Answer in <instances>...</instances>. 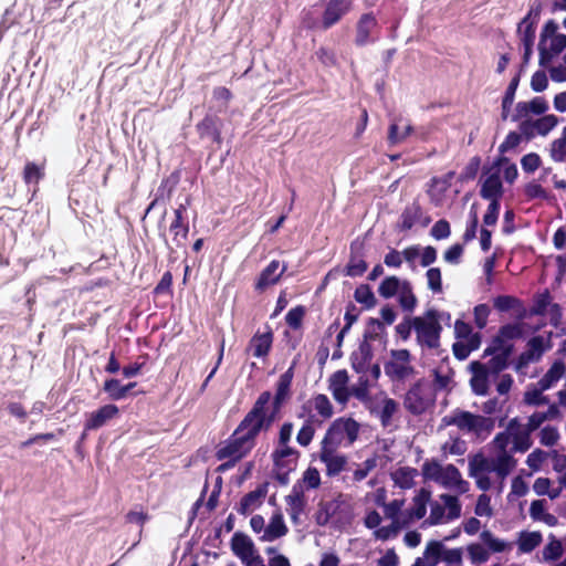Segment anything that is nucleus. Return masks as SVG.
<instances>
[{
	"instance_id": "f257e3e1",
	"label": "nucleus",
	"mask_w": 566,
	"mask_h": 566,
	"mask_svg": "<svg viewBox=\"0 0 566 566\" xmlns=\"http://www.w3.org/2000/svg\"><path fill=\"white\" fill-rule=\"evenodd\" d=\"M271 398L272 394L270 391L261 392L252 408L235 428L237 432H241V434L256 443L258 436L262 431H268L275 420L274 412H268V405Z\"/></svg>"
},
{
	"instance_id": "f03ea898",
	"label": "nucleus",
	"mask_w": 566,
	"mask_h": 566,
	"mask_svg": "<svg viewBox=\"0 0 566 566\" xmlns=\"http://www.w3.org/2000/svg\"><path fill=\"white\" fill-rule=\"evenodd\" d=\"M321 485V475L316 468H307L301 480H297L293 485L291 493L285 496L287 505V512L293 524L300 523V515L304 513L306 507V497L304 494V488L317 489Z\"/></svg>"
},
{
	"instance_id": "7ed1b4c3",
	"label": "nucleus",
	"mask_w": 566,
	"mask_h": 566,
	"mask_svg": "<svg viewBox=\"0 0 566 566\" xmlns=\"http://www.w3.org/2000/svg\"><path fill=\"white\" fill-rule=\"evenodd\" d=\"M359 434V423L353 418L335 419L321 441L322 448L338 449L340 446L350 447Z\"/></svg>"
},
{
	"instance_id": "20e7f679",
	"label": "nucleus",
	"mask_w": 566,
	"mask_h": 566,
	"mask_svg": "<svg viewBox=\"0 0 566 566\" xmlns=\"http://www.w3.org/2000/svg\"><path fill=\"white\" fill-rule=\"evenodd\" d=\"M442 325L437 310H428L423 316H415V333L421 347L436 349L440 346Z\"/></svg>"
},
{
	"instance_id": "39448f33",
	"label": "nucleus",
	"mask_w": 566,
	"mask_h": 566,
	"mask_svg": "<svg viewBox=\"0 0 566 566\" xmlns=\"http://www.w3.org/2000/svg\"><path fill=\"white\" fill-rule=\"evenodd\" d=\"M433 395L430 384L420 378L406 391L403 408L412 416L423 415L433 405Z\"/></svg>"
},
{
	"instance_id": "423d86ee",
	"label": "nucleus",
	"mask_w": 566,
	"mask_h": 566,
	"mask_svg": "<svg viewBox=\"0 0 566 566\" xmlns=\"http://www.w3.org/2000/svg\"><path fill=\"white\" fill-rule=\"evenodd\" d=\"M442 422L446 426H455L462 431L474 432L481 434L490 433L494 427L493 420L470 411L455 409L451 415L444 416Z\"/></svg>"
},
{
	"instance_id": "0eeeda50",
	"label": "nucleus",
	"mask_w": 566,
	"mask_h": 566,
	"mask_svg": "<svg viewBox=\"0 0 566 566\" xmlns=\"http://www.w3.org/2000/svg\"><path fill=\"white\" fill-rule=\"evenodd\" d=\"M384 370L391 381H403L413 376L416 370L411 365L410 352L408 349H391Z\"/></svg>"
},
{
	"instance_id": "6e6552de",
	"label": "nucleus",
	"mask_w": 566,
	"mask_h": 566,
	"mask_svg": "<svg viewBox=\"0 0 566 566\" xmlns=\"http://www.w3.org/2000/svg\"><path fill=\"white\" fill-rule=\"evenodd\" d=\"M254 447L255 442H252L249 438L241 434V432H237L234 429L232 434L217 448L216 458L219 461H223L226 458H234L241 461Z\"/></svg>"
},
{
	"instance_id": "1a4fd4ad",
	"label": "nucleus",
	"mask_w": 566,
	"mask_h": 566,
	"mask_svg": "<svg viewBox=\"0 0 566 566\" xmlns=\"http://www.w3.org/2000/svg\"><path fill=\"white\" fill-rule=\"evenodd\" d=\"M300 457L301 452L295 448L275 449L272 452L275 480L281 485H286L289 483V475L296 469Z\"/></svg>"
},
{
	"instance_id": "9d476101",
	"label": "nucleus",
	"mask_w": 566,
	"mask_h": 566,
	"mask_svg": "<svg viewBox=\"0 0 566 566\" xmlns=\"http://www.w3.org/2000/svg\"><path fill=\"white\" fill-rule=\"evenodd\" d=\"M431 217L424 214L423 209L418 200L412 201L410 205L406 206L402 210L398 228L401 231H408L412 229V227L419 223L422 228H426L430 224Z\"/></svg>"
},
{
	"instance_id": "9b49d317",
	"label": "nucleus",
	"mask_w": 566,
	"mask_h": 566,
	"mask_svg": "<svg viewBox=\"0 0 566 566\" xmlns=\"http://www.w3.org/2000/svg\"><path fill=\"white\" fill-rule=\"evenodd\" d=\"M352 0H329L322 17L323 29L327 30L339 22L352 10Z\"/></svg>"
},
{
	"instance_id": "f8f14e48",
	"label": "nucleus",
	"mask_w": 566,
	"mask_h": 566,
	"mask_svg": "<svg viewBox=\"0 0 566 566\" xmlns=\"http://www.w3.org/2000/svg\"><path fill=\"white\" fill-rule=\"evenodd\" d=\"M469 370L472 376L470 379V386L472 391L478 396H486L489 394V368L484 363L480 360H473L469 365Z\"/></svg>"
},
{
	"instance_id": "ddd939ff",
	"label": "nucleus",
	"mask_w": 566,
	"mask_h": 566,
	"mask_svg": "<svg viewBox=\"0 0 566 566\" xmlns=\"http://www.w3.org/2000/svg\"><path fill=\"white\" fill-rule=\"evenodd\" d=\"M119 408L114 403H108L90 412L85 420V431L97 430L104 427L108 421L117 418Z\"/></svg>"
},
{
	"instance_id": "4468645a",
	"label": "nucleus",
	"mask_w": 566,
	"mask_h": 566,
	"mask_svg": "<svg viewBox=\"0 0 566 566\" xmlns=\"http://www.w3.org/2000/svg\"><path fill=\"white\" fill-rule=\"evenodd\" d=\"M319 460L326 465V475L329 478L338 475L346 469L348 458L338 453L337 449L319 448Z\"/></svg>"
},
{
	"instance_id": "2eb2a0df",
	"label": "nucleus",
	"mask_w": 566,
	"mask_h": 566,
	"mask_svg": "<svg viewBox=\"0 0 566 566\" xmlns=\"http://www.w3.org/2000/svg\"><path fill=\"white\" fill-rule=\"evenodd\" d=\"M266 331L260 333L259 331L251 337L247 352L252 350V356L255 358H265L273 345L274 335L272 328L266 325Z\"/></svg>"
},
{
	"instance_id": "dca6fc26",
	"label": "nucleus",
	"mask_w": 566,
	"mask_h": 566,
	"mask_svg": "<svg viewBox=\"0 0 566 566\" xmlns=\"http://www.w3.org/2000/svg\"><path fill=\"white\" fill-rule=\"evenodd\" d=\"M348 374L346 369H339L331 375L328 389L334 399L342 405H346L350 397V390L347 387Z\"/></svg>"
},
{
	"instance_id": "f3484780",
	"label": "nucleus",
	"mask_w": 566,
	"mask_h": 566,
	"mask_svg": "<svg viewBox=\"0 0 566 566\" xmlns=\"http://www.w3.org/2000/svg\"><path fill=\"white\" fill-rule=\"evenodd\" d=\"M295 364H292L279 378L276 382V390L273 397V410L274 415L281 409L284 402L291 396V386L294 377Z\"/></svg>"
},
{
	"instance_id": "a211bd4d",
	"label": "nucleus",
	"mask_w": 566,
	"mask_h": 566,
	"mask_svg": "<svg viewBox=\"0 0 566 566\" xmlns=\"http://www.w3.org/2000/svg\"><path fill=\"white\" fill-rule=\"evenodd\" d=\"M374 357L373 347L370 343L361 342L358 346V349L353 352L350 355V365L352 368L357 374L366 375L371 359Z\"/></svg>"
},
{
	"instance_id": "6ab92c4d",
	"label": "nucleus",
	"mask_w": 566,
	"mask_h": 566,
	"mask_svg": "<svg viewBox=\"0 0 566 566\" xmlns=\"http://www.w3.org/2000/svg\"><path fill=\"white\" fill-rule=\"evenodd\" d=\"M268 484H261L255 490L244 494L237 507V511L241 515L250 514L254 509L262 504V500L266 496Z\"/></svg>"
},
{
	"instance_id": "aec40b11",
	"label": "nucleus",
	"mask_w": 566,
	"mask_h": 566,
	"mask_svg": "<svg viewBox=\"0 0 566 566\" xmlns=\"http://www.w3.org/2000/svg\"><path fill=\"white\" fill-rule=\"evenodd\" d=\"M439 479L444 486L453 488L461 494L467 493L470 489L469 482L462 479L461 472L453 464L442 468Z\"/></svg>"
},
{
	"instance_id": "412c9836",
	"label": "nucleus",
	"mask_w": 566,
	"mask_h": 566,
	"mask_svg": "<svg viewBox=\"0 0 566 566\" xmlns=\"http://www.w3.org/2000/svg\"><path fill=\"white\" fill-rule=\"evenodd\" d=\"M493 306L501 313L513 311L516 318L524 319L527 315L523 302L513 295H499L493 298Z\"/></svg>"
},
{
	"instance_id": "4be33fe9",
	"label": "nucleus",
	"mask_w": 566,
	"mask_h": 566,
	"mask_svg": "<svg viewBox=\"0 0 566 566\" xmlns=\"http://www.w3.org/2000/svg\"><path fill=\"white\" fill-rule=\"evenodd\" d=\"M196 130L200 139H211L216 144H221V130L219 127V118L212 115H206L197 125Z\"/></svg>"
},
{
	"instance_id": "5701e85b",
	"label": "nucleus",
	"mask_w": 566,
	"mask_h": 566,
	"mask_svg": "<svg viewBox=\"0 0 566 566\" xmlns=\"http://www.w3.org/2000/svg\"><path fill=\"white\" fill-rule=\"evenodd\" d=\"M280 268V262L277 260H272L260 273L256 282L255 290L264 291L268 286L277 283L286 270V265L277 272Z\"/></svg>"
},
{
	"instance_id": "b1692460",
	"label": "nucleus",
	"mask_w": 566,
	"mask_h": 566,
	"mask_svg": "<svg viewBox=\"0 0 566 566\" xmlns=\"http://www.w3.org/2000/svg\"><path fill=\"white\" fill-rule=\"evenodd\" d=\"M231 551L241 560H247L255 553V547L252 539L242 532H235L231 538Z\"/></svg>"
},
{
	"instance_id": "393cba45",
	"label": "nucleus",
	"mask_w": 566,
	"mask_h": 566,
	"mask_svg": "<svg viewBox=\"0 0 566 566\" xmlns=\"http://www.w3.org/2000/svg\"><path fill=\"white\" fill-rule=\"evenodd\" d=\"M376 25L377 20L371 12L361 14L356 25L355 44L365 46L370 42V32Z\"/></svg>"
},
{
	"instance_id": "a878e982",
	"label": "nucleus",
	"mask_w": 566,
	"mask_h": 566,
	"mask_svg": "<svg viewBox=\"0 0 566 566\" xmlns=\"http://www.w3.org/2000/svg\"><path fill=\"white\" fill-rule=\"evenodd\" d=\"M287 533L289 528L284 523L283 515L281 512H277L271 516L269 525L265 527L263 535L260 536V541L272 542L285 536Z\"/></svg>"
},
{
	"instance_id": "bb28decb",
	"label": "nucleus",
	"mask_w": 566,
	"mask_h": 566,
	"mask_svg": "<svg viewBox=\"0 0 566 566\" xmlns=\"http://www.w3.org/2000/svg\"><path fill=\"white\" fill-rule=\"evenodd\" d=\"M431 499V492L428 489L421 488L413 497V506L406 512L405 520H421L427 513V504Z\"/></svg>"
},
{
	"instance_id": "cd10ccee",
	"label": "nucleus",
	"mask_w": 566,
	"mask_h": 566,
	"mask_svg": "<svg viewBox=\"0 0 566 566\" xmlns=\"http://www.w3.org/2000/svg\"><path fill=\"white\" fill-rule=\"evenodd\" d=\"M480 195L483 199H488L491 202L494 200L500 202L503 195V186L500 176L495 172L490 175L482 184Z\"/></svg>"
},
{
	"instance_id": "c85d7f7f",
	"label": "nucleus",
	"mask_w": 566,
	"mask_h": 566,
	"mask_svg": "<svg viewBox=\"0 0 566 566\" xmlns=\"http://www.w3.org/2000/svg\"><path fill=\"white\" fill-rule=\"evenodd\" d=\"M565 371V363L562 359L555 360L549 369L538 380L537 386H541L542 390L552 388L564 376Z\"/></svg>"
},
{
	"instance_id": "c756f323",
	"label": "nucleus",
	"mask_w": 566,
	"mask_h": 566,
	"mask_svg": "<svg viewBox=\"0 0 566 566\" xmlns=\"http://www.w3.org/2000/svg\"><path fill=\"white\" fill-rule=\"evenodd\" d=\"M368 269V263L354 252V243L350 244L348 263L342 270L343 274L350 277L361 276Z\"/></svg>"
},
{
	"instance_id": "7c9ffc66",
	"label": "nucleus",
	"mask_w": 566,
	"mask_h": 566,
	"mask_svg": "<svg viewBox=\"0 0 566 566\" xmlns=\"http://www.w3.org/2000/svg\"><path fill=\"white\" fill-rule=\"evenodd\" d=\"M417 474V469L410 467H401L391 472L390 476L397 486L403 490H408L415 485V478Z\"/></svg>"
},
{
	"instance_id": "2f4dec72",
	"label": "nucleus",
	"mask_w": 566,
	"mask_h": 566,
	"mask_svg": "<svg viewBox=\"0 0 566 566\" xmlns=\"http://www.w3.org/2000/svg\"><path fill=\"white\" fill-rule=\"evenodd\" d=\"M312 403L316 412L322 417V420H315V422H317L318 426H321L324 420L331 419L333 417L334 408L326 395H315L312 398Z\"/></svg>"
},
{
	"instance_id": "473e14b6",
	"label": "nucleus",
	"mask_w": 566,
	"mask_h": 566,
	"mask_svg": "<svg viewBox=\"0 0 566 566\" xmlns=\"http://www.w3.org/2000/svg\"><path fill=\"white\" fill-rule=\"evenodd\" d=\"M169 230L172 233V241L176 247H184L189 233V223L186 218L178 219L175 217L170 223Z\"/></svg>"
},
{
	"instance_id": "72a5a7b5",
	"label": "nucleus",
	"mask_w": 566,
	"mask_h": 566,
	"mask_svg": "<svg viewBox=\"0 0 566 566\" xmlns=\"http://www.w3.org/2000/svg\"><path fill=\"white\" fill-rule=\"evenodd\" d=\"M516 460L507 452L500 453L496 460L492 464V471H494L501 479L506 478L510 472L515 468Z\"/></svg>"
},
{
	"instance_id": "f704fd0d",
	"label": "nucleus",
	"mask_w": 566,
	"mask_h": 566,
	"mask_svg": "<svg viewBox=\"0 0 566 566\" xmlns=\"http://www.w3.org/2000/svg\"><path fill=\"white\" fill-rule=\"evenodd\" d=\"M401 308L411 313L417 306V297L413 294L412 285L408 280H402V287L398 296Z\"/></svg>"
},
{
	"instance_id": "c9c22d12",
	"label": "nucleus",
	"mask_w": 566,
	"mask_h": 566,
	"mask_svg": "<svg viewBox=\"0 0 566 566\" xmlns=\"http://www.w3.org/2000/svg\"><path fill=\"white\" fill-rule=\"evenodd\" d=\"M402 287V281L396 276H386L378 286V294L384 298H391L400 292Z\"/></svg>"
},
{
	"instance_id": "e433bc0d",
	"label": "nucleus",
	"mask_w": 566,
	"mask_h": 566,
	"mask_svg": "<svg viewBox=\"0 0 566 566\" xmlns=\"http://www.w3.org/2000/svg\"><path fill=\"white\" fill-rule=\"evenodd\" d=\"M354 298L366 310L374 308L377 304L375 294L368 284L358 285L354 292Z\"/></svg>"
},
{
	"instance_id": "4c0bfd02",
	"label": "nucleus",
	"mask_w": 566,
	"mask_h": 566,
	"mask_svg": "<svg viewBox=\"0 0 566 566\" xmlns=\"http://www.w3.org/2000/svg\"><path fill=\"white\" fill-rule=\"evenodd\" d=\"M398 402L387 396L382 399L381 409L377 412L382 427H388L391 423L394 415L398 411Z\"/></svg>"
},
{
	"instance_id": "58836bf2",
	"label": "nucleus",
	"mask_w": 566,
	"mask_h": 566,
	"mask_svg": "<svg viewBox=\"0 0 566 566\" xmlns=\"http://www.w3.org/2000/svg\"><path fill=\"white\" fill-rule=\"evenodd\" d=\"M315 419L314 416H310L298 430L296 434V441L302 447H307L312 442L315 436Z\"/></svg>"
},
{
	"instance_id": "ea45409f",
	"label": "nucleus",
	"mask_w": 566,
	"mask_h": 566,
	"mask_svg": "<svg viewBox=\"0 0 566 566\" xmlns=\"http://www.w3.org/2000/svg\"><path fill=\"white\" fill-rule=\"evenodd\" d=\"M549 155L555 163H563L566 160V125L562 130V136L552 142Z\"/></svg>"
},
{
	"instance_id": "a19ab883",
	"label": "nucleus",
	"mask_w": 566,
	"mask_h": 566,
	"mask_svg": "<svg viewBox=\"0 0 566 566\" xmlns=\"http://www.w3.org/2000/svg\"><path fill=\"white\" fill-rule=\"evenodd\" d=\"M551 293L548 290H545L542 293H538L534 296L533 306L530 310L531 316H543L547 312V307L551 304Z\"/></svg>"
},
{
	"instance_id": "79ce46f5",
	"label": "nucleus",
	"mask_w": 566,
	"mask_h": 566,
	"mask_svg": "<svg viewBox=\"0 0 566 566\" xmlns=\"http://www.w3.org/2000/svg\"><path fill=\"white\" fill-rule=\"evenodd\" d=\"M483 472H492V463L483 454L478 453L469 461V474L476 476Z\"/></svg>"
},
{
	"instance_id": "37998d69",
	"label": "nucleus",
	"mask_w": 566,
	"mask_h": 566,
	"mask_svg": "<svg viewBox=\"0 0 566 566\" xmlns=\"http://www.w3.org/2000/svg\"><path fill=\"white\" fill-rule=\"evenodd\" d=\"M542 542L539 532L522 533L518 539V549L523 553L534 551Z\"/></svg>"
},
{
	"instance_id": "c03bdc74",
	"label": "nucleus",
	"mask_w": 566,
	"mask_h": 566,
	"mask_svg": "<svg viewBox=\"0 0 566 566\" xmlns=\"http://www.w3.org/2000/svg\"><path fill=\"white\" fill-rule=\"evenodd\" d=\"M385 333V325L378 318L369 317L367 321L366 329L364 332L363 342L369 343L370 340H376L380 337L381 334Z\"/></svg>"
},
{
	"instance_id": "a18cd8bd",
	"label": "nucleus",
	"mask_w": 566,
	"mask_h": 566,
	"mask_svg": "<svg viewBox=\"0 0 566 566\" xmlns=\"http://www.w3.org/2000/svg\"><path fill=\"white\" fill-rule=\"evenodd\" d=\"M408 525H409V520H405V518L403 520H395L391 522L390 525L382 526V527L376 530L375 535L379 539L387 541L391 536L396 535L400 528L406 527Z\"/></svg>"
},
{
	"instance_id": "49530a36",
	"label": "nucleus",
	"mask_w": 566,
	"mask_h": 566,
	"mask_svg": "<svg viewBox=\"0 0 566 566\" xmlns=\"http://www.w3.org/2000/svg\"><path fill=\"white\" fill-rule=\"evenodd\" d=\"M558 124V118L554 114L544 115L541 118L534 120V126L536 129V134L541 136H546L551 130H553Z\"/></svg>"
},
{
	"instance_id": "de8ad7c7",
	"label": "nucleus",
	"mask_w": 566,
	"mask_h": 566,
	"mask_svg": "<svg viewBox=\"0 0 566 566\" xmlns=\"http://www.w3.org/2000/svg\"><path fill=\"white\" fill-rule=\"evenodd\" d=\"M123 389L120 380L116 378L106 379L103 385V390L107 394L108 398L114 401L126 398L125 392L123 394Z\"/></svg>"
},
{
	"instance_id": "09e8293b",
	"label": "nucleus",
	"mask_w": 566,
	"mask_h": 566,
	"mask_svg": "<svg viewBox=\"0 0 566 566\" xmlns=\"http://www.w3.org/2000/svg\"><path fill=\"white\" fill-rule=\"evenodd\" d=\"M443 545L441 542L431 541L427 544L424 549V557L428 560V566H436L442 557Z\"/></svg>"
},
{
	"instance_id": "8fccbe9b",
	"label": "nucleus",
	"mask_w": 566,
	"mask_h": 566,
	"mask_svg": "<svg viewBox=\"0 0 566 566\" xmlns=\"http://www.w3.org/2000/svg\"><path fill=\"white\" fill-rule=\"evenodd\" d=\"M536 25L534 22H526L522 20L517 25V34L522 44H533L535 41Z\"/></svg>"
},
{
	"instance_id": "3c124183",
	"label": "nucleus",
	"mask_w": 566,
	"mask_h": 566,
	"mask_svg": "<svg viewBox=\"0 0 566 566\" xmlns=\"http://www.w3.org/2000/svg\"><path fill=\"white\" fill-rule=\"evenodd\" d=\"M444 503V507L448 510V520H455L461 515V504L457 496L450 494H442L440 496Z\"/></svg>"
},
{
	"instance_id": "603ef678",
	"label": "nucleus",
	"mask_w": 566,
	"mask_h": 566,
	"mask_svg": "<svg viewBox=\"0 0 566 566\" xmlns=\"http://www.w3.org/2000/svg\"><path fill=\"white\" fill-rule=\"evenodd\" d=\"M306 310L303 305L291 308L285 315V322L292 329H298L302 326Z\"/></svg>"
},
{
	"instance_id": "864d4df0",
	"label": "nucleus",
	"mask_w": 566,
	"mask_h": 566,
	"mask_svg": "<svg viewBox=\"0 0 566 566\" xmlns=\"http://www.w3.org/2000/svg\"><path fill=\"white\" fill-rule=\"evenodd\" d=\"M497 333L506 342L520 339L523 336V325L521 323H509L501 326Z\"/></svg>"
},
{
	"instance_id": "5fc2aeb1",
	"label": "nucleus",
	"mask_w": 566,
	"mask_h": 566,
	"mask_svg": "<svg viewBox=\"0 0 566 566\" xmlns=\"http://www.w3.org/2000/svg\"><path fill=\"white\" fill-rule=\"evenodd\" d=\"M480 165H481V158L479 156L472 157L470 159V161L468 163V165L462 170V172L460 174L459 181L465 182V181L473 180L478 175Z\"/></svg>"
},
{
	"instance_id": "6e6d98bb",
	"label": "nucleus",
	"mask_w": 566,
	"mask_h": 566,
	"mask_svg": "<svg viewBox=\"0 0 566 566\" xmlns=\"http://www.w3.org/2000/svg\"><path fill=\"white\" fill-rule=\"evenodd\" d=\"M360 375L361 376L358 378L357 385L350 389V395H353L360 401H365L368 399L370 382L367 377V374L366 375L360 374Z\"/></svg>"
},
{
	"instance_id": "4d7b16f0",
	"label": "nucleus",
	"mask_w": 566,
	"mask_h": 566,
	"mask_svg": "<svg viewBox=\"0 0 566 566\" xmlns=\"http://www.w3.org/2000/svg\"><path fill=\"white\" fill-rule=\"evenodd\" d=\"M532 446L530 431H518L513 434V451L526 452Z\"/></svg>"
},
{
	"instance_id": "13d9d810",
	"label": "nucleus",
	"mask_w": 566,
	"mask_h": 566,
	"mask_svg": "<svg viewBox=\"0 0 566 566\" xmlns=\"http://www.w3.org/2000/svg\"><path fill=\"white\" fill-rule=\"evenodd\" d=\"M426 277L429 290L433 293L442 292V275L439 268H430L426 273Z\"/></svg>"
},
{
	"instance_id": "bf43d9fd",
	"label": "nucleus",
	"mask_w": 566,
	"mask_h": 566,
	"mask_svg": "<svg viewBox=\"0 0 566 566\" xmlns=\"http://www.w3.org/2000/svg\"><path fill=\"white\" fill-rule=\"evenodd\" d=\"M377 467V458L371 457L366 459L359 468L353 472V480L360 482L367 478V475Z\"/></svg>"
},
{
	"instance_id": "052dcab7",
	"label": "nucleus",
	"mask_w": 566,
	"mask_h": 566,
	"mask_svg": "<svg viewBox=\"0 0 566 566\" xmlns=\"http://www.w3.org/2000/svg\"><path fill=\"white\" fill-rule=\"evenodd\" d=\"M524 195L527 200L547 199V191L536 181H531L524 186Z\"/></svg>"
},
{
	"instance_id": "680f3d73",
	"label": "nucleus",
	"mask_w": 566,
	"mask_h": 566,
	"mask_svg": "<svg viewBox=\"0 0 566 566\" xmlns=\"http://www.w3.org/2000/svg\"><path fill=\"white\" fill-rule=\"evenodd\" d=\"M542 165V159L536 153H528L521 159V166L524 172L532 174L537 170Z\"/></svg>"
},
{
	"instance_id": "e2e57ef3",
	"label": "nucleus",
	"mask_w": 566,
	"mask_h": 566,
	"mask_svg": "<svg viewBox=\"0 0 566 566\" xmlns=\"http://www.w3.org/2000/svg\"><path fill=\"white\" fill-rule=\"evenodd\" d=\"M541 386L533 390H527L524 395V401L531 406H541L548 403V397L544 396Z\"/></svg>"
},
{
	"instance_id": "0e129e2a",
	"label": "nucleus",
	"mask_w": 566,
	"mask_h": 566,
	"mask_svg": "<svg viewBox=\"0 0 566 566\" xmlns=\"http://www.w3.org/2000/svg\"><path fill=\"white\" fill-rule=\"evenodd\" d=\"M485 365L492 376H497L510 366V361L496 354L491 357Z\"/></svg>"
},
{
	"instance_id": "69168bd1",
	"label": "nucleus",
	"mask_w": 566,
	"mask_h": 566,
	"mask_svg": "<svg viewBox=\"0 0 566 566\" xmlns=\"http://www.w3.org/2000/svg\"><path fill=\"white\" fill-rule=\"evenodd\" d=\"M544 558L547 560H557L563 555V546L560 541L553 538L543 551Z\"/></svg>"
},
{
	"instance_id": "338daca9",
	"label": "nucleus",
	"mask_w": 566,
	"mask_h": 566,
	"mask_svg": "<svg viewBox=\"0 0 566 566\" xmlns=\"http://www.w3.org/2000/svg\"><path fill=\"white\" fill-rule=\"evenodd\" d=\"M467 549L472 563L482 564L490 557L489 552L481 544H470Z\"/></svg>"
},
{
	"instance_id": "774afa93",
	"label": "nucleus",
	"mask_w": 566,
	"mask_h": 566,
	"mask_svg": "<svg viewBox=\"0 0 566 566\" xmlns=\"http://www.w3.org/2000/svg\"><path fill=\"white\" fill-rule=\"evenodd\" d=\"M43 170L34 163H27L23 170V179L27 184L38 182L43 178Z\"/></svg>"
}]
</instances>
